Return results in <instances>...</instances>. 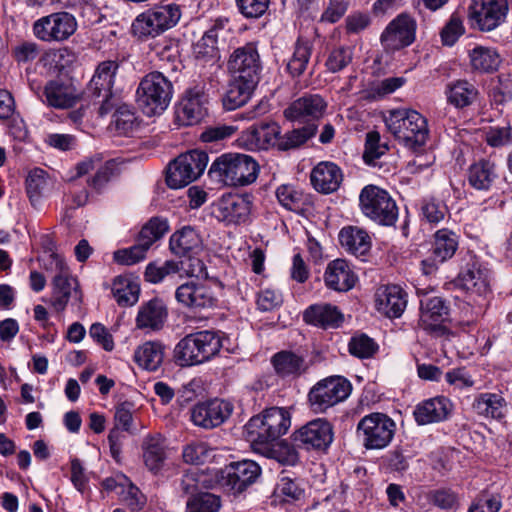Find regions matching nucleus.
I'll use <instances>...</instances> for the list:
<instances>
[{
  "instance_id": "nucleus-15",
  "label": "nucleus",
  "mask_w": 512,
  "mask_h": 512,
  "mask_svg": "<svg viewBox=\"0 0 512 512\" xmlns=\"http://www.w3.org/2000/svg\"><path fill=\"white\" fill-rule=\"evenodd\" d=\"M119 69V63L116 60H105L100 62L88 84V91L92 96L102 98V104L99 107L101 116L110 112L112 105L109 99L112 96V89L115 84V78Z\"/></svg>"
},
{
  "instance_id": "nucleus-35",
  "label": "nucleus",
  "mask_w": 512,
  "mask_h": 512,
  "mask_svg": "<svg viewBox=\"0 0 512 512\" xmlns=\"http://www.w3.org/2000/svg\"><path fill=\"white\" fill-rule=\"evenodd\" d=\"M258 82L232 77L222 102L226 110L244 106L251 98Z\"/></svg>"
},
{
  "instance_id": "nucleus-23",
  "label": "nucleus",
  "mask_w": 512,
  "mask_h": 512,
  "mask_svg": "<svg viewBox=\"0 0 512 512\" xmlns=\"http://www.w3.org/2000/svg\"><path fill=\"white\" fill-rule=\"evenodd\" d=\"M206 97L199 89L188 90L176 107V119L180 125L198 123L206 114Z\"/></svg>"
},
{
  "instance_id": "nucleus-57",
  "label": "nucleus",
  "mask_w": 512,
  "mask_h": 512,
  "mask_svg": "<svg viewBox=\"0 0 512 512\" xmlns=\"http://www.w3.org/2000/svg\"><path fill=\"white\" fill-rule=\"evenodd\" d=\"M115 130L120 135H127L137 127L136 116L133 109L126 105H120L113 115Z\"/></svg>"
},
{
  "instance_id": "nucleus-7",
  "label": "nucleus",
  "mask_w": 512,
  "mask_h": 512,
  "mask_svg": "<svg viewBox=\"0 0 512 512\" xmlns=\"http://www.w3.org/2000/svg\"><path fill=\"white\" fill-rule=\"evenodd\" d=\"M169 229L166 219L161 217H153L146 223L137 238L136 243L126 249H120L114 252V260L122 265H134L142 261L146 257L150 247L161 237H163Z\"/></svg>"
},
{
  "instance_id": "nucleus-38",
  "label": "nucleus",
  "mask_w": 512,
  "mask_h": 512,
  "mask_svg": "<svg viewBox=\"0 0 512 512\" xmlns=\"http://www.w3.org/2000/svg\"><path fill=\"white\" fill-rule=\"evenodd\" d=\"M165 346L159 341H147L134 353L135 362L145 370L156 371L163 363Z\"/></svg>"
},
{
  "instance_id": "nucleus-52",
  "label": "nucleus",
  "mask_w": 512,
  "mask_h": 512,
  "mask_svg": "<svg viewBox=\"0 0 512 512\" xmlns=\"http://www.w3.org/2000/svg\"><path fill=\"white\" fill-rule=\"evenodd\" d=\"M317 131L315 124H308L302 128L294 129L287 132L278 140V148L280 150L295 149L303 145L307 140L312 138Z\"/></svg>"
},
{
  "instance_id": "nucleus-20",
  "label": "nucleus",
  "mask_w": 512,
  "mask_h": 512,
  "mask_svg": "<svg viewBox=\"0 0 512 512\" xmlns=\"http://www.w3.org/2000/svg\"><path fill=\"white\" fill-rule=\"evenodd\" d=\"M175 298L179 304L196 312L213 308L217 302L210 286L194 280L178 286Z\"/></svg>"
},
{
  "instance_id": "nucleus-19",
  "label": "nucleus",
  "mask_w": 512,
  "mask_h": 512,
  "mask_svg": "<svg viewBox=\"0 0 512 512\" xmlns=\"http://www.w3.org/2000/svg\"><path fill=\"white\" fill-rule=\"evenodd\" d=\"M416 23L406 14L398 15L384 29L380 41L387 52L401 50L415 40Z\"/></svg>"
},
{
  "instance_id": "nucleus-30",
  "label": "nucleus",
  "mask_w": 512,
  "mask_h": 512,
  "mask_svg": "<svg viewBox=\"0 0 512 512\" xmlns=\"http://www.w3.org/2000/svg\"><path fill=\"white\" fill-rule=\"evenodd\" d=\"M356 276L344 259L331 261L325 271L324 280L327 287L335 291H348L356 282Z\"/></svg>"
},
{
  "instance_id": "nucleus-50",
  "label": "nucleus",
  "mask_w": 512,
  "mask_h": 512,
  "mask_svg": "<svg viewBox=\"0 0 512 512\" xmlns=\"http://www.w3.org/2000/svg\"><path fill=\"white\" fill-rule=\"evenodd\" d=\"M143 458L146 467L153 473H158L164 465L166 455L159 438H147L144 442Z\"/></svg>"
},
{
  "instance_id": "nucleus-18",
  "label": "nucleus",
  "mask_w": 512,
  "mask_h": 512,
  "mask_svg": "<svg viewBox=\"0 0 512 512\" xmlns=\"http://www.w3.org/2000/svg\"><path fill=\"white\" fill-rule=\"evenodd\" d=\"M252 204L248 194H225L218 200L214 214L227 225L244 224L250 219Z\"/></svg>"
},
{
  "instance_id": "nucleus-1",
  "label": "nucleus",
  "mask_w": 512,
  "mask_h": 512,
  "mask_svg": "<svg viewBox=\"0 0 512 512\" xmlns=\"http://www.w3.org/2000/svg\"><path fill=\"white\" fill-rule=\"evenodd\" d=\"M388 131L406 148L418 152L429 138L427 119L413 109H396L385 117Z\"/></svg>"
},
{
  "instance_id": "nucleus-53",
  "label": "nucleus",
  "mask_w": 512,
  "mask_h": 512,
  "mask_svg": "<svg viewBox=\"0 0 512 512\" xmlns=\"http://www.w3.org/2000/svg\"><path fill=\"white\" fill-rule=\"evenodd\" d=\"M180 270L179 263L173 260H167L163 263H149L145 270V279L150 283L157 284L167 277L178 274Z\"/></svg>"
},
{
  "instance_id": "nucleus-27",
  "label": "nucleus",
  "mask_w": 512,
  "mask_h": 512,
  "mask_svg": "<svg viewBox=\"0 0 512 512\" xmlns=\"http://www.w3.org/2000/svg\"><path fill=\"white\" fill-rule=\"evenodd\" d=\"M343 181V174L338 165L330 161L318 163L311 172L313 187L324 194L335 192Z\"/></svg>"
},
{
  "instance_id": "nucleus-42",
  "label": "nucleus",
  "mask_w": 512,
  "mask_h": 512,
  "mask_svg": "<svg viewBox=\"0 0 512 512\" xmlns=\"http://www.w3.org/2000/svg\"><path fill=\"white\" fill-rule=\"evenodd\" d=\"M193 335L201 364L216 356L223 346V339L216 331L203 330Z\"/></svg>"
},
{
  "instance_id": "nucleus-9",
  "label": "nucleus",
  "mask_w": 512,
  "mask_h": 512,
  "mask_svg": "<svg viewBox=\"0 0 512 512\" xmlns=\"http://www.w3.org/2000/svg\"><path fill=\"white\" fill-rule=\"evenodd\" d=\"M352 391L351 383L342 376H330L318 381L308 393L310 408L316 413L346 400Z\"/></svg>"
},
{
  "instance_id": "nucleus-55",
  "label": "nucleus",
  "mask_w": 512,
  "mask_h": 512,
  "mask_svg": "<svg viewBox=\"0 0 512 512\" xmlns=\"http://www.w3.org/2000/svg\"><path fill=\"white\" fill-rule=\"evenodd\" d=\"M131 30L133 35L139 39L156 37L161 34L150 10H147L136 17L132 23Z\"/></svg>"
},
{
  "instance_id": "nucleus-64",
  "label": "nucleus",
  "mask_w": 512,
  "mask_h": 512,
  "mask_svg": "<svg viewBox=\"0 0 512 512\" xmlns=\"http://www.w3.org/2000/svg\"><path fill=\"white\" fill-rule=\"evenodd\" d=\"M502 506L501 498L494 494H483L475 499L467 512H498Z\"/></svg>"
},
{
  "instance_id": "nucleus-46",
  "label": "nucleus",
  "mask_w": 512,
  "mask_h": 512,
  "mask_svg": "<svg viewBox=\"0 0 512 512\" xmlns=\"http://www.w3.org/2000/svg\"><path fill=\"white\" fill-rule=\"evenodd\" d=\"M470 63L474 70L491 72L498 68L501 57L494 48L477 46L470 51Z\"/></svg>"
},
{
  "instance_id": "nucleus-2",
  "label": "nucleus",
  "mask_w": 512,
  "mask_h": 512,
  "mask_svg": "<svg viewBox=\"0 0 512 512\" xmlns=\"http://www.w3.org/2000/svg\"><path fill=\"white\" fill-rule=\"evenodd\" d=\"M260 167L250 155L227 153L211 165L209 174L227 186H247L256 181Z\"/></svg>"
},
{
  "instance_id": "nucleus-41",
  "label": "nucleus",
  "mask_w": 512,
  "mask_h": 512,
  "mask_svg": "<svg viewBox=\"0 0 512 512\" xmlns=\"http://www.w3.org/2000/svg\"><path fill=\"white\" fill-rule=\"evenodd\" d=\"M459 281L464 289L477 295H483L489 291V272L486 269H482L476 263H473L461 272Z\"/></svg>"
},
{
  "instance_id": "nucleus-13",
  "label": "nucleus",
  "mask_w": 512,
  "mask_h": 512,
  "mask_svg": "<svg viewBox=\"0 0 512 512\" xmlns=\"http://www.w3.org/2000/svg\"><path fill=\"white\" fill-rule=\"evenodd\" d=\"M507 13V0H471L468 16L479 30L489 32L504 22Z\"/></svg>"
},
{
  "instance_id": "nucleus-5",
  "label": "nucleus",
  "mask_w": 512,
  "mask_h": 512,
  "mask_svg": "<svg viewBox=\"0 0 512 512\" xmlns=\"http://www.w3.org/2000/svg\"><path fill=\"white\" fill-rule=\"evenodd\" d=\"M43 261L44 269L54 274L52 281V307L57 312L63 311L72 296L78 301H81V294L78 291V281L71 275L70 269L64 259L56 253H49Z\"/></svg>"
},
{
  "instance_id": "nucleus-59",
  "label": "nucleus",
  "mask_w": 512,
  "mask_h": 512,
  "mask_svg": "<svg viewBox=\"0 0 512 512\" xmlns=\"http://www.w3.org/2000/svg\"><path fill=\"white\" fill-rule=\"evenodd\" d=\"M47 185L46 172L40 168L33 169L26 178V192L33 205L38 203Z\"/></svg>"
},
{
  "instance_id": "nucleus-54",
  "label": "nucleus",
  "mask_w": 512,
  "mask_h": 512,
  "mask_svg": "<svg viewBox=\"0 0 512 512\" xmlns=\"http://www.w3.org/2000/svg\"><path fill=\"white\" fill-rule=\"evenodd\" d=\"M150 12L161 33L175 26L181 17L180 9L176 4L159 6Z\"/></svg>"
},
{
  "instance_id": "nucleus-21",
  "label": "nucleus",
  "mask_w": 512,
  "mask_h": 512,
  "mask_svg": "<svg viewBox=\"0 0 512 512\" xmlns=\"http://www.w3.org/2000/svg\"><path fill=\"white\" fill-rule=\"evenodd\" d=\"M327 108V103L319 94H305L291 102L284 110L287 120L293 122H314L320 119Z\"/></svg>"
},
{
  "instance_id": "nucleus-22",
  "label": "nucleus",
  "mask_w": 512,
  "mask_h": 512,
  "mask_svg": "<svg viewBox=\"0 0 512 512\" xmlns=\"http://www.w3.org/2000/svg\"><path fill=\"white\" fill-rule=\"evenodd\" d=\"M227 20H217L213 26L194 45V55L197 61L203 64L217 65L221 58L218 48V39L225 33Z\"/></svg>"
},
{
  "instance_id": "nucleus-31",
  "label": "nucleus",
  "mask_w": 512,
  "mask_h": 512,
  "mask_svg": "<svg viewBox=\"0 0 512 512\" xmlns=\"http://www.w3.org/2000/svg\"><path fill=\"white\" fill-rule=\"evenodd\" d=\"M167 309L158 299H152L140 306L136 316V327L141 330L158 331L167 318Z\"/></svg>"
},
{
  "instance_id": "nucleus-56",
  "label": "nucleus",
  "mask_w": 512,
  "mask_h": 512,
  "mask_svg": "<svg viewBox=\"0 0 512 512\" xmlns=\"http://www.w3.org/2000/svg\"><path fill=\"white\" fill-rule=\"evenodd\" d=\"M348 350L351 355L360 358H371L378 350V344L366 334L354 335L349 343Z\"/></svg>"
},
{
  "instance_id": "nucleus-58",
  "label": "nucleus",
  "mask_w": 512,
  "mask_h": 512,
  "mask_svg": "<svg viewBox=\"0 0 512 512\" xmlns=\"http://www.w3.org/2000/svg\"><path fill=\"white\" fill-rule=\"evenodd\" d=\"M388 147L386 144L380 143V135L378 132H369L366 138L365 151L363 159L366 164L370 166L379 165L378 160L387 151Z\"/></svg>"
},
{
  "instance_id": "nucleus-60",
  "label": "nucleus",
  "mask_w": 512,
  "mask_h": 512,
  "mask_svg": "<svg viewBox=\"0 0 512 512\" xmlns=\"http://www.w3.org/2000/svg\"><path fill=\"white\" fill-rule=\"evenodd\" d=\"M406 83L404 77H389L380 81L371 83L368 89V95L370 98L377 99L387 96L397 89L402 87Z\"/></svg>"
},
{
  "instance_id": "nucleus-37",
  "label": "nucleus",
  "mask_w": 512,
  "mask_h": 512,
  "mask_svg": "<svg viewBox=\"0 0 512 512\" xmlns=\"http://www.w3.org/2000/svg\"><path fill=\"white\" fill-rule=\"evenodd\" d=\"M472 408L482 417L500 420L506 415L507 402L500 393L485 392L475 398Z\"/></svg>"
},
{
  "instance_id": "nucleus-29",
  "label": "nucleus",
  "mask_w": 512,
  "mask_h": 512,
  "mask_svg": "<svg viewBox=\"0 0 512 512\" xmlns=\"http://www.w3.org/2000/svg\"><path fill=\"white\" fill-rule=\"evenodd\" d=\"M43 102L57 109H67L76 104L79 99L77 89L60 80H51L44 87Z\"/></svg>"
},
{
  "instance_id": "nucleus-34",
  "label": "nucleus",
  "mask_w": 512,
  "mask_h": 512,
  "mask_svg": "<svg viewBox=\"0 0 512 512\" xmlns=\"http://www.w3.org/2000/svg\"><path fill=\"white\" fill-rule=\"evenodd\" d=\"M498 179L497 166L494 162L481 159L471 164L467 170L469 185L478 191H488Z\"/></svg>"
},
{
  "instance_id": "nucleus-47",
  "label": "nucleus",
  "mask_w": 512,
  "mask_h": 512,
  "mask_svg": "<svg viewBox=\"0 0 512 512\" xmlns=\"http://www.w3.org/2000/svg\"><path fill=\"white\" fill-rule=\"evenodd\" d=\"M140 288L127 277L118 276L112 283V293L120 306H132L139 299Z\"/></svg>"
},
{
  "instance_id": "nucleus-45",
  "label": "nucleus",
  "mask_w": 512,
  "mask_h": 512,
  "mask_svg": "<svg viewBox=\"0 0 512 512\" xmlns=\"http://www.w3.org/2000/svg\"><path fill=\"white\" fill-rule=\"evenodd\" d=\"M169 245L173 254L182 257L197 249L200 239L193 228L184 227L172 234Z\"/></svg>"
},
{
  "instance_id": "nucleus-26",
  "label": "nucleus",
  "mask_w": 512,
  "mask_h": 512,
  "mask_svg": "<svg viewBox=\"0 0 512 512\" xmlns=\"http://www.w3.org/2000/svg\"><path fill=\"white\" fill-rule=\"evenodd\" d=\"M271 364L277 376L295 379L309 369V363L301 354L290 350H282L271 357Z\"/></svg>"
},
{
  "instance_id": "nucleus-51",
  "label": "nucleus",
  "mask_w": 512,
  "mask_h": 512,
  "mask_svg": "<svg viewBox=\"0 0 512 512\" xmlns=\"http://www.w3.org/2000/svg\"><path fill=\"white\" fill-rule=\"evenodd\" d=\"M221 506L219 496L208 492H200L188 498L185 512H219Z\"/></svg>"
},
{
  "instance_id": "nucleus-40",
  "label": "nucleus",
  "mask_w": 512,
  "mask_h": 512,
  "mask_svg": "<svg viewBox=\"0 0 512 512\" xmlns=\"http://www.w3.org/2000/svg\"><path fill=\"white\" fill-rule=\"evenodd\" d=\"M279 203L287 210L302 213L312 204L311 196L293 185H281L276 190Z\"/></svg>"
},
{
  "instance_id": "nucleus-33",
  "label": "nucleus",
  "mask_w": 512,
  "mask_h": 512,
  "mask_svg": "<svg viewBox=\"0 0 512 512\" xmlns=\"http://www.w3.org/2000/svg\"><path fill=\"white\" fill-rule=\"evenodd\" d=\"M303 318L309 324L327 329L339 327L344 316L336 306L320 303L309 306L305 310Z\"/></svg>"
},
{
  "instance_id": "nucleus-32",
  "label": "nucleus",
  "mask_w": 512,
  "mask_h": 512,
  "mask_svg": "<svg viewBox=\"0 0 512 512\" xmlns=\"http://www.w3.org/2000/svg\"><path fill=\"white\" fill-rule=\"evenodd\" d=\"M448 314V308L440 297H432L421 301L418 325L429 332L438 331Z\"/></svg>"
},
{
  "instance_id": "nucleus-62",
  "label": "nucleus",
  "mask_w": 512,
  "mask_h": 512,
  "mask_svg": "<svg viewBox=\"0 0 512 512\" xmlns=\"http://www.w3.org/2000/svg\"><path fill=\"white\" fill-rule=\"evenodd\" d=\"M464 33L463 21L458 15L452 14L441 30V41L445 46H453Z\"/></svg>"
},
{
  "instance_id": "nucleus-61",
  "label": "nucleus",
  "mask_w": 512,
  "mask_h": 512,
  "mask_svg": "<svg viewBox=\"0 0 512 512\" xmlns=\"http://www.w3.org/2000/svg\"><path fill=\"white\" fill-rule=\"evenodd\" d=\"M211 449L207 443L191 442L183 447L182 457L188 464L198 465L210 457Z\"/></svg>"
},
{
  "instance_id": "nucleus-24",
  "label": "nucleus",
  "mask_w": 512,
  "mask_h": 512,
  "mask_svg": "<svg viewBox=\"0 0 512 512\" xmlns=\"http://www.w3.org/2000/svg\"><path fill=\"white\" fill-rule=\"evenodd\" d=\"M279 134L276 123H263L244 131L238 141L247 150H267L278 143Z\"/></svg>"
},
{
  "instance_id": "nucleus-8",
  "label": "nucleus",
  "mask_w": 512,
  "mask_h": 512,
  "mask_svg": "<svg viewBox=\"0 0 512 512\" xmlns=\"http://www.w3.org/2000/svg\"><path fill=\"white\" fill-rule=\"evenodd\" d=\"M396 423L387 414L374 412L365 415L357 425L363 446L368 450L386 448L394 438Z\"/></svg>"
},
{
  "instance_id": "nucleus-63",
  "label": "nucleus",
  "mask_w": 512,
  "mask_h": 512,
  "mask_svg": "<svg viewBox=\"0 0 512 512\" xmlns=\"http://www.w3.org/2000/svg\"><path fill=\"white\" fill-rule=\"evenodd\" d=\"M485 139L491 147H503L512 144V128L510 125L490 127L485 132Z\"/></svg>"
},
{
  "instance_id": "nucleus-44",
  "label": "nucleus",
  "mask_w": 512,
  "mask_h": 512,
  "mask_svg": "<svg viewBox=\"0 0 512 512\" xmlns=\"http://www.w3.org/2000/svg\"><path fill=\"white\" fill-rule=\"evenodd\" d=\"M459 244L458 235L449 229H440L435 233L433 244V256L439 262H445L456 252Z\"/></svg>"
},
{
  "instance_id": "nucleus-11",
  "label": "nucleus",
  "mask_w": 512,
  "mask_h": 512,
  "mask_svg": "<svg viewBox=\"0 0 512 512\" xmlns=\"http://www.w3.org/2000/svg\"><path fill=\"white\" fill-rule=\"evenodd\" d=\"M262 470L252 460L232 462L221 470L220 486L227 492L238 495L253 485L261 476Z\"/></svg>"
},
{
  "instance_id": "nucleus-4",
  "label": "nucleus",
  "mask_w": 512,
  "mask_h": 512,
  "mask_svg": "<svg viewBox=\"0 0 512 512\" xmlns=\"http://www.w3.org/2000/svg\"><path fill=\"white\" fill-rule=\"evenodd\" d=\"M172 91L171 82L162 73L152 72L141 80L136 101L146 115L161 114L171 101Z\"/></svg>"
},
{
  "instance_id": "nucleus-6",
  "label": "nucleus",
  "mask_w": 512,
  "mask_h": 512,
  "mask_svg": "<svg viewBox=\"0 0 512 512\" xmlns=\"http://www.w3.org/2000/svg\"><path fill=\"white\" fill-rule=\"evenodd\" d=\"M360 210L367 218L382 226H393L398 219L395 200L383 188L366 185L359 195Z\"/></svg>"
},
{
  "instance_id": "nucleus-25",
  "label": "nucleus",
  "mask_w": 512,
  "mask_h": 512,
  "mask_svg": "<svg viewBox=\"0 0 512 512\" xmlns=\"http://www.w3.org/2000/svg\"><path fill=\"white\" fill-rule=\"evenodd\" d=\"M406 294L397 285L381 286L375 293L376 309L389 318H397L406 308Z\"/></svg>"
},
{
  "instance_id": "nucleus-16",
  "label": "nucleus",
  "mask_w": 512,
  "mask_h": 512,
  "mask_svg": "<svg viewBox=\"0 0 512 512\" xmlns=\"http://www.w3.org/2000/svg\"><path fill=\"white\" fill-rule=\"evenodd\" d=\"M233 408L231 402L217 398L199 402L191 408L190 419L198 427L213 429L231 416Z\"/></svg>"
},
{
  "instance_id": "nucleus-49",
  "label": "nucleus",
  "mask_w": 512,
  "mask_h": 512,
  "mask_svg": "<svg viewBox=\"0 0 512 512\" xmlns=\"http://www.w3.org/2000/svg\"><path fill=\"white\" fill-rule=\"evenodd\" d=\"M311 54L312 44L298 39L294 52L287 63V71L292 77H299L306 71Z\"/></svg>"
},
{
  "instance_id": "nucleus-14",
  "label": "nucleus",
  "mask_w": 512,
  "mask_h": 512,
  "mask_svg": "<svg viewBox=\"0 0 512 512\" xmlns=\"http://www.w3.org/2000/svg\"><path fill=\"white\" fill-rule=\"evenodd\" d=\"M261 70L260 55L254 43L236 48L227 61V71L232 77L259 82Z\"/></svg>"
},
{
  "instance_id": "nucleus-39",
  "label": "nucleus",
  "mask_w": 512,
  "mask_h": 512,
  "mask_svg": "<svg viewBox=\"0 0 512 512\" xmlns=\"http://www.w3.org/2000/svg\"><path fill=\"white\" fill-rule=\"evenodd\" d=\"M339 241L343 248L355 256H363L371 248V239L368 233L358 227L342 228L339 233Z\"/></svg>"
},
{
  "instance_id": "nucleus-10",
  "label": "nucleus",
  "mask_w": 512,
  "mask_h": 512,
  "mask_svg": "<svg viewBox=\"0 0 512 512\" xmlns=\"http://www.w3.org/2000/svg\"><path fill=\"white\" fill-rule=\"evenodd\" d=\"M208 161V155L204 151L192 150L180 155L168 166L167 185L172 189L187 186L203 174Z\"/></svg>"
},
{
  "instance_id": "nucleus-36",
  "label": "nucleus",
  "mask_w": 512,
  "mask_h": 512,
  "mask_svg": "<svg viewBox=\"0 0 512 512\" xmlns=\"http://www.w3.org/2000/svg\"><path fill=\"white\" fill-rule=\"evenodd\" d=\"M445 95L447 102L457 109L473 104L479 95L477 87L465 79H458L446 85Z\"/></svg>"
},
{
  "instance_id": "nucleus-12",
  "label": "nucleus",
  "mask_w": 512,
  "mask_h": 512,
  "mask_svg": "<svg viewBox=\"0 0 512 512\" xmlns=\"http://www.w3.org/2000/svg\"><path fill=\"white\" fill-rule=\"evenodd\" d=\"M77 28V22L68 12H56L43 16L33 24L36 38L45 42L63 41L68 39Z\"/></svg>"
},
{
  "instance_id": "nucleus-43",
  "label": "nucleus",
  "mask_w": 512,
  "mask_h": 512,
  "mask_svg": "<svg viewBox=\"0 0 512 512\" xmlns=\"http://www.w3.org/2000/svg\"><path fill=\"white\" fill-rule=\"evenodd\" d=\"M252 449L256 453L275 459L283 465H294L299 459L295 448L284 441L279 443L272 442L271 444L260 445Z\"/></svg>"
},
{
  "instance_id": "nucleus-48",
  "label": "nucleus",
  "mask_w": 512,
  "mask_h": 512,
  "mask_svg": "<svg viewBox=\"0 0 512 512\" xmlns=\"http://www.w3.org/2000/svg\"><path fill=\"white\" fill-rule=\"evenodd\" d=\"M173 357L175 363L181 367L201 364L193 333L185 336L176 344Z\"/></svg>"
},
{
  "instance_id": "nucleus-3",
  "label": "nucleus",
  "mask_w": 512,
  "mask_h": 512,
  "mask_svg": "<svg viewBox=\"0 0 512 512\" xmlns=\"http://www.w3.org/2000/svg\"><path fill=\"white\" fill-rule=\"evenodd\" d=\"M291 426V414L283 407H271L253 416L245 425L246 436L252 448L271 444L286 434Z\"/></svg>"
},
{
  "instance_id": "nucleus-28",
  "label": "nucleus",
  "mask_w": 512,
  "mask_h": 512,
  "mask_svg": "<svg viewBox=\"0 0 512 512\" xmlns=\"http://www.w3.org/2000/svg\"><path fill=\"white\" fill-rule=\"evenodd\" d=\"M452 411V404L445 397H434L418 404L414 410L415 421L426 425L444 421Z\"/></svg>"
},
{
  "instance_id": "nucleus-17",
  "label": "nucleus",
  "mask_w": 512,
  "mask_h": 512,
  "mask_svg": "<svg viewBox=\"0 0 512 512\" xmlns=\"http://www.w3.org/2000/svg\"><path fill=\"white\" fill-rule=\"evenodd\" d=\"M332 425L325 419H315L293 433V441L306 450H326L333 442Z\"/></svg>"
}]
</instances>
